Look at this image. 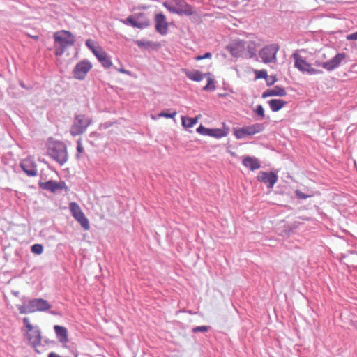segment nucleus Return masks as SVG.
<instances>
[{"instance_id":"obj_1","label":"nucleus","mask_w":357,"mask_h":357,"mask_svg":"<svg viewBox=\"0 0 357 357\" xmlns=\"http://www.w3.org/2000/svg\"><path fill=\"white\" fill-rule=\"evenodd\" d=\"M53 38L55 48L54 54L56 56H61L68 47L73 46L75 42V36L66 30L55 32Z\"/></svg>"},{"instance_id":"obj_2","label":"nucleus","mask_w":357,"mask_h":357,"mask_svg":"<svg viewBox=\"0 0 357 357\" xmlns=\"http://www.w3.org/2000/svg\"><path fill=\"white\" fill-rule=\"evenodd\" d=\"M23 323L24 324V334L26 338L28 340L29 344L39 352L38 347L41 344L42 335L41 331L38 326H33L28 317L23 319Z\"/></svg>"},{"instance_id":"obj_3","label":"nucleus","mask_w":357,"mask_h":357,"mask_svg":"<svg viewBox=\"0 0 357 357\" xmlns=\"http://www.w3.org/2000/svg\"><path fill=\"white\" fill-rule=\"evenodd\" d=\"M47 154L59 165H63L68 160L67 148L62 142H50Z\"/></svg>"},{"instance_id":"obj_4","label":"nucleus","mask_w":357,"mask_h":357,"mask_svg":"<svg viewBox=\"0 0 357 357\" xmlns=\"http://www.w3.org/2000/svg\"><path fill=\"white\" fill-rule=\"evenodd\" d=\"M93 119L85 114L75 116L70 132L73 136H77L86 132L88 127L92 123Z\"/></svg>"},{"instance_id":"obj_5","label":"nucleus","mask_w":357,"mask_h":357,"mask_svg":"<svg viewBox=\"0 0 357 357\" xmlns=\"http://www.w3.org/2000/svg\"><path fill=\"white\" fill-rule=\"evenodd\" d=\"M162 5L170 13L187 15L192 14L191 6L183 0H166Z\"/></svg>"},{"instance_id":"obj_6","label":"nucleus","mask_w":357,"mask_h":357,"mask_svg":"<svg viewBox=\"0 0 357 357\" xmlns=\"http://www.w3.org/2000/svg\"><path fill=\"white\" fill-rule=\"evenodd\" d=\"M86 45L93 52L94 55L97 57L98 61L105 68H109L112 66V62L110 57L101 47L98 45H94L93 42L91 40H88L86 42Z\"/></svg>"},{"instance_id":"obj_7","label":"nucleus","mask_w":357,"mask_h":357,"mask_svg":"<svg viewBox=\"0 0 357 357\" xmlns=\"http://www.w3.org/2000/svg\"><path fill=\"white\" fill-rule=\"evenodd\" d=\"M264 129V127L263 124L257 123L236 129L234 132V135L237 139H240L245 137L246 136L254 135L259 133L262 132Z\"/></svg>"},{"instance_id":"obj_8","label":"nucleus","mask_w":357,"mask_h":357,"mask_svg":"<svg viewBox=\"0 0 357 357\" xmlns=\"http://www.w3.org/2000/svg\"><path fill=\"white\" fill-rule=\"evenodd\" d=\"M294 59V66L302 73H307L310 75L321 73V71L315 69L312 64L307 62L300 54L295 52L292 54Z\"/></svg>"},{"instance_id":"obj_9","label":"nucleus","mask_w":357,"mask_h":357,"mask_svg":"<svg viewBox=\"0 0 357 357\" xmlns=\"http://www.w3.org/2000/svg\"><path fill=\"white\" fill-rule=\"evenodd\" d=\"M69 208L73 218L82 225L85 230L90 228L89 222L80 206L76 202H70Z\"/></svg>"},{"instance_id":"obj_10","label":"nucleus","mask_w":357,"mask_h":357,"mask_svg":"<svg viewBox=\"0 0 357 357\" xmlns=\"http://www.w3.org/2000/svg\"><path fill=\"white\" fill-rule=\"evenodd\" d=\"M279 50V46L277 44H271L263 47L259 52V55L262 61L265 63L275 62L276 54Z\"/></svg>"},{"instance_id":"obj_11","label":"nucleus","mask_w":357,"mask_h":357,"mask_svg":"<svg viewBox=\"0 0 357 357\" xmlns=\"http://www.w3.org/2000/svg\"><path fill=\"white\" fill-rule=\"evenodd\" d=\"M92 63L87 60L79 61L76 64L73 70L74 77L79 80L84 79L87 73L92 68Z\"/></svg>"},{"instance_id":"obj_12","label":"nucleus","mask_w":357,"mask_h":357,"mask_svg":"<svg viewBox=\"0 0 357 357\" xmlns=\"http://www.w3.org/2000/svg\"><path fill=\"white\" fill-rule=\"evenodd\" d=\"M346 58L345 53H339L336 54L333 59L326 61L321 62L320 61H316L314 66L317 67H323L326 70L331 71L339 66L340 63Z\"/></svg>"},{"instance_id":"obj_13","label":"nucleus","mask_w":357,"mask_h":357,"mask_svg":"<svg viewBox=\"0 0 357 357\" xmlns=\"http://www.w3.org/2000/svg\"><path fill=\"white\" fill-rule=\"evenodd\" d=\"M126 21L133 27L144 29L149 25V21L144 13L129 16Z\"/></svg>"},{"instance_id":"obj_14","label":"nucleus","mask_w":357,"mask_h":357,"mask_svg":"<svg viewBox=\"0 0 357 357\" xmlns=\"http://www.w3.org/2000/svg\"><path fill=\"white\" fill-rule=\"evenodd\" d=\"M257 179L259 182L266 183L268 188H273L277 183L278 177L273 172H260L257 176Z\"/></svg>"},{"instance_id":"obj_15","label":"nucleus","mask_w":357,"mask_h":357,"mask_svg":"<svg viewBox=\"0 0 357 357\" xmlns=\"http://www.w3.org/2000/svg\"><path fill=\"white\" fill-rule=\"evenodd\" d=\"M29 312L30 313L35 312L36 311H45L47 310L51 307L49 303L42 298H35L30 300L29 302Z\"/></svg>"},{"instance_id":"obj_16","label":"nucleus","mask_w":357,"mask_h":357,"mask_svg":"<svg viewBox=\"0 0 357 357\" xmlns=\"http://www.w3.org/2000/svg\"><path fill=\"white\" fill-rule=\"evenodd\" d=\"M20 167L23 171L29 176H35L37 175V168L33 159L31 157L22 160Z\"/></svg>"},{"instance_id":"obj_17","label":"nucleus","mask_w":357,"mask_h":357,"mask_svg":"<svg viewBox=\"0 0 357 357\" xmlns=\"http://www.w3.org/2000/svg\"><path fill=\"white\" fill-rule=\"evenodd\" d=\"M154 21L156 31L161 35H165L168 31V24L165 15L162 13L156 14Z\"/></svg>"},{"instance_id":"obj_18","label":"nucleus","mask_w":357,"mask_h":357,"mask_svg":"<svg viewBox=\"0 0 357 357\" xmlns=\"http://www.w3.org/2000/svg\"><path fill=\"white\" fill-rule=\"evenodd\" d=\"M38 185L40 188L50 190L52 192H55L66 188V183L64 182H56L52 180L47 182H39Z\"/></svg>"},{"instance_id":"obj_19","label":"nucleus","mask_w":357,"mask_h":357,"mask_svg":"<svg viewBox=\"0 0 357 357\" xmlns=\"http://www.w3.org/2000/svg\"><path fill=\"white\" fill-rule=\"evenodd\" d=\"M246 43L243 40H237L227 46V49L230 52L232 56L235 57L240 56L245 50Z\"/></svg>"},{"instance_id":"obj_20","label":"nucleus","mask_w":357,"mask_h":357,"mask_svg":"<svg viewBox=\"0 0 357 357\" xmlns=\"http://www.w3.org/2000/svg\"><path fill=\"white\" fill-rule=\"evenodd\" d=\"M242 163L245 167L250 169L251 171L257 170L261 167L259 160L257 158L252 156L247 155L243 157Z\"/></svg>"},{"instance_id":"obj_21","label":"nucleus","mask_w":357,"mask_h":357,"mask_svg":"<svg viewBox=\"0 0 357 357\" xmlns=\"http://www.w3.org/2000/svg\"><path fill=\"white\" fill-rule=\"evenodd\" d=\"M54 329L58 340L61 343L65 344L69 342L68 331L65 327L56 325L54 326Z\"/></svg>"},{"instance_id":"obj_22","label":"nucleus","mask_w":357,"mask_h":357,"mask_svg":"<svg viewBox=\"0 0 357 357\" xmlns=\"http://www.w3.org/2000/svg\"><path fill=\"white\" fill-rule=\"evenodd\" d=\"M287 94L284 89L280 86H275L272 89H268L264 91L262 94V97L264 98L269 97V96H284Z\"/></svg>"},{"instance_id":"obj_23","label":"nucleus","mask_w":357,"mask_h":357,"mask_svg":"<svg viewBox=\"0 0 357 357\" xmlns=\"http://www.w3.org/2000/svg\"><path fill=\"white\" fill-rule=\"evenodd\" d=\"M185 75L191 80L200 82L207 75H210V73L203 74L199 70H185Z\"/></svg>"},{"instance_id":"obj_24","label":"nucleus","mask_w":357,"mask_h":357,"mask_svg":"<svg viewBox=\"0 0 357 357\" xmlns=\"http://www.w3.org/2000/svg\"><path fill=\"white\" fill-rule=\"evenodd\" d=\"M268 104L271 109L275 112L284 107L287 102L280 99H272L268 101Z\"/></svg>"},{"instance_id":"obj_25","label":"nucleus","mask_w":357,"mask_h":357,"mask_svg":"<svg viewBox=\"0 0 357 357\" xmlns=\"http://www.w3.org/2000/svg\"><path fill=\"white\" fill-rule=\"evenodd\" d=\"M227 130L221 128H209L208 136L215 138H222L227 135Z\"/></svg>"},{"instance_id":"obj_26","label":"nucleus","mask_w":357,"mask_h":357,"mask_svg":"<svg viewBox=\"0 0 357 357\" xmlns=\"http://www.w3.org/2000/svg\"><path fill=\"white\" fill-rule=\"evenodd\" d=\"M199 117H200V115L197 116L195 118H189V117L182 116L181 117L182 125L183 127L187 128H192L194 126V125H195L198 122Z\"/></svg>"},{"instance_id":"obj_27","label":"nucleus","mask_w":357,"mask_h":357,"mask_svg":"<svg viewBox=\"0 0 357 357\" xmlns=\"http://www.w3.org/2000/svg\"><path fill=\"white\" fill-rule=\"evenodd\" d=\"M247 48L250 58H252L257 51V44L255 41H248L246 43L245 49Z\"/></svg>"},{"instance_id":"obj_28","label":"nucleus","mask_w":357,"mask_h":357,"mask_svg":"<svg viewBox=\"0 0 357 357\" xmlns=\"http://www.w3.org/2000/svg\"><path fill=\"white\" fill-rule=\"evenodd\" d=\"M207 84L204 87V90L205 91H213L215 89V86L213 82V79L210 77V75H207Z\"/></svg>"},{"instance_id":"obj_29","label":"nucleus","mask_w":357,"mask_h":357,"mask_svg":"<svg viewBox=\"0 0 357 357\" xmlns=\"http://www.w3.org/2000/svg\"><path fill=\"white\" fill-rule=\"evenodd\" d=\"M254 73L255 74L256 79H265L268 78L267 71L266 70H255Z\"/></svg>"},{"instance_id":"obj_30","label":"nucleus","mask_w":357,"mask_h":357,"mask_svg":"<svg viewBox=\"0 0 357 357\" xmlns=\"http://www.w3.org/2000/svg\"><path fill=\"white\" fill-rule=\"evenodd\" d=\"M295 195H296V197L300 199H305L307 198L312 197L314 196L313 192H312L311 194H309V195H305L303 192H301L300 190H296L295 191Z\"/></svg>"},{"instance_id":"obj_31","label":"nucleus","mask_w":357,"mask_h":357,"mask_svg":"<svg viewBox=\"0 0 357 357\" xmlns=\"http://www.w3.org/2000/svg\"><path fill=\"white\" fill-rule=\"evenodd\" d=\"M31 252L36 255H40L43 252V246L41 244H34L31 246Z\"/></svg>"},{"instance_id":"obj_32","label":"nucleus","mask_w":357,"mask_h":357,"mask_svg":"<svg viewBox=\"0 0 357 357\" xmlns=\"http://www.w3.org/2000/svg\"><path fill=\"white\" fill-rule=\"evenodd\" d=\"M17 309L21 314H29L30 313V312L29 311V303H24L22 305H17Z\"/></svg>"},{"instance_id":"obj_33","label":"nucleus","mask_w":357,"mask_h":357,"mask_svg":"<svg viewBox=\"0 0 357 357\" xmlns=\"http://www.w3.org/2000/svg\"><path fill=\"white\" fill-rule=\"evenodd\" d=\"M209 329H210V326H197V327H195L192 328V332L194 333H197L199 332L206 333V332L208 331Z\"/></svg>"},{"instance_id":"obj_34","label":"nucleus","mask_w":357,"mask_h":357,"mask_svg":"<svg viewBox=\"0 0 357 357\" xmlns=\"http://www.w3.org/2000/svg\"><path fill=\"white\" fill-rule=\"evenodd\" d=\"M208 129L209 128H206L205 127H204L202 125H200L197 128V132L202 135H206V136H208Z\"/></svg>"},{"instance_id":"obj_35","label":"nucleus","mask_w":357,"mask_h":357,"mask_svg":"<svg viewBox=\"0 0 357 357\" xmlns=\"http://www.w3.org/2000/svg\"><path fill=\"white\" fill-rule=\"evenodd\" d=\"M177 112L176 111H174L172 113L169 114L165 112H162L158 114L159 117H165V118H171L173 119L176 116Z\"/></svg>"},{"instance_id":"obj_36","label":"nucleus","mask_w":357,"mask_h":357,"mask_svg":"<svg viewBox=\"0 0 357 357\" xmlns=\"http://www.w3.org/2000/svg\"><path fill=\"white\" fill-rule=\"evenodd\" d=\"M256 114H257L259 116H260L261 119H264L265 116L264 114V109L261 105H258L256 109H255Z\"/></svg>"},{"instance_id":"obj_37","label":"nucleus","mask_w":357,"mask_h":357,"mask_svg":"<svg viewBox=\"0 0 357 357\" xmlns=\"http://www.w3.org/2000/svg\"><path fill=\"white\" fill-rule=\"evenodd\" d=\"M211 57V54L210 52H206V54H204L202 56L199 55V56H196L195 59L197 61H200V60H202V59H209Z\"/></svg>"},{"instance_id":"obj_38","label":"nucleus","mask_w":357,"mask_h":357,"mask_svg":"<svg viewBox=\"0 0 357 357\" xmlns=\"http://www.w3.org/2000/svg\"><path fill=\"white\" fill-rule=\"evenodd\" d=\"M77 152H78V155H77V157L79 158V155L84 151V148L82 145V143H81V141L79 140L77 142Z\"/></svg>"},{"instance_id":"obj_39","label":"nucleus","mask_w":357,"mask_h":357,"mask_svg":"<svg viewBox=\"0 0 357 357\" xmlns=\"http://www.w3.org/2000/svg\"><path fill=\"white\" fill-rule=\"evenodd\" d=\"M347 39L349 40H357V31L347 36Z\"/></svg>"},{"instance_id":"obj_40","label":"nucleus","mask_w":357,"mask_h":357,"mask_svg":"<svg viewBox=\"0 0 357 357\" xmlns=\"http://www.w3.org/2000/svg\"><path fill=\"white\" fill-rule=\"evenodd\" d=\"M277 81V79L275 77H268L266 79V82H267V84L268 85H271V84H273V83H275V82Z\"/></svg>"},{"instance_id":"obj_41","label":"nucleus","mask_w":357,"mask_h":357,"mask_svg":"<svg viewBox=\"0 0 357 357\" xmlns=\"http://www.w3.org/2000/svg\"><path fill=\"white\" fill-rule=\"evenodd\" d=\"M116 70L121 73L130 75V73L128 70H125L124 68H117Z\"/></svg>"},{"instance_id":"obj_42","label":"nucleus","mask_w":357,"mask_h":357,"mask_svg":"<svg viewBox=\"0 0 357 357\" xmlns=\"http://www.w3.org/2000/svg\"><path fill=\"white\" fill-rule=\"evenodd\" d=\"M47 357H61L59 354H56L55 352H51L49 354Z\"/></svg>"},{"instance_id":"obj_43","label":"nucleus","mask_w":357,"mask_h":357,"mask_svg":"<svg viewBox=\"0 0 357 357\" xmlns=\"http://www.w3.org/2000/svg\"><path fill=\"white\" fill-rule=\"evenodd\" d=\"M31 38H33L36 40H38V36H31Z\"/></svg>"},{"instance_id":"obj_44","label":"nucleus","mask_w":357,"mask_h":357,"mask_svg":"<svg viewBox=\"0 0 357 357\" xmlns=\"http://www.w3.org/2000/svg\"><path fill=\"white\" fill-rule=\"evenodd\" d=\"M137 44H138V45H142V43L137 42Z\"/></svg>"}]
</instances>
